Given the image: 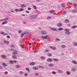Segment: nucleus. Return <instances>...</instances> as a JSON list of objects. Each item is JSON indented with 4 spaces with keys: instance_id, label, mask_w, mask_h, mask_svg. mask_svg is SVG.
Returning <instances> with one entry per match:
<instances>
[{
    "instance_id": "nucleus-1",
    "label": "nucleus",
    "mask_w": 77,
    "mask_h": 77,
    "mask_svg": "<svg viewBox=\"0 0 77 77\" xmlns=\"http://www.w3.org/2000/svg\"><path fill=\"white\" fill-rule=\"evenodd\" d=\"M64 31H65V34L66 35H69L70 34V32L69 31V29H64Z\"/></svg>"
},
{
    "instance_id": "nucleus-2",
    "label": "nucleus",
    "mask_w": 77,
    "mask_h": 77,
    "mask_svg": "<svg viewBox=\"0 0 77 77\" xmlns=\"http://www.w3.org/2000/svg\"><path fill=\"white\" fill-rule=\"evenodd\" d=\"M14 52L12 53V54H13V55H15V56H17V55H18V53L17 52V50H13Z\"/></svg>"
},
{
    "instance_id": "nucleus-3",
    "label": "nucleus",
    "mask_w": 77,
    "mask_h": 77,
    "mask_svg": "<svg viewBox=\"0 0 77 77\" xmlns=\"http://www.w3.org/2000/svg\"><path fill=\"white\" fill-rule=\"evenodd\" d=\"M38 17L37 15H32L29 17L30 19H33L35 18H37Z\"/></svg>"
},
{
    "instance_id": "nucleus-4",
    "label": "nucleus",
    "mask_w": 77,
    "mask_h": 77,
    "mask_svg": "<svg viewBox=\"0 0 77 77\" xmlns=\"http://www.w3.org/2000/svg\"><path fill=\"white\" fill-rule=\"evenodd\" d=\"M52 61H53V60H52V59L51 58H49L47 59V62H51Z\"/></svg>"
},
{
    "instance_id": "nucleus-5",
    "label": "nucleus",
    "mask_w": 77,
    "mask_h": 77,
    "mask_svg": "<svg viewBox=\"0 0 77 77\" xmlns=\"http://www.w3.org/2000/svg\"><path fill=\"white\" fill-rule=\"evenodd\" d=\"M7 23H8V22L7 21H4L2 22V24H7Z\"/></svg>"
},
{
    "instance_id": "nucleus-6",
    "label": "nucleus",
    "mask_w": 77,
    "mask_h": 77,
    "mask_svg": "<svg viewBox=\"0 0 77 77\" xmlns=\"http://www.w3.org/2000/svg\"><path fill=\"white\" fill-rule=\"evenodd\" d=\"M58 72L59 73H60V74H63V71L62 70H58Z\"/></svg>"
},
{
    "instance_id": "nucleus-7",
    "label": "nucleus",
    "mask_w": 77,
    "mask_h": 77,
    "mask_svg": "<svg viewBox=\"0 0 77 77\" xmlns=\"http://www.w3.org/2000/svg\"><path fill=\"white\" fill-rule=\"evenodd\" d=\"M30 65H31V66H32V65H35V63L33 62H31L29 64Z\"/></svg>"
},
{
    "instance_id": "nucleus-8",
    "label": "nucleus",
    "mask_w": 77,
    "mask_h": 77,
    "mask_svg": "<svg viewBox=\"0 0 77 77\" xmlns=\"http://www.w3.org/2000/svg\"><path fill=\"white\" fill-rule=\"evenodd\" d=\"M4 43L6 44H9V42L6 40H4Z\"/></svg>"
},
{
    "instance_id": "nucleus-9",
    "label": "nucleus",
    "mask_w": 77,
    "mask_h": 77,
    "mask_svg": "<svg viewBox=\"0 0 77 77\" xmlns=\"http://www.w3.org/2000/svg\"><path fill=\"white\" fill-rule=\"evenodd\" d=\"M42 33L43 35H45V34H47V32L45 31H43L42 32Z\"/></svg>"
},
{
    "instance_id": "nucleus-10",
    "label": "nucleus",
    "mask_w": 77,
    "mask_h": 77,
    "mask_svg": "<svg viewBox=\"0 0 77 77\" xmlns=\"http://www.w3.org/2000/svg\"><path fill=\"white\" fill-rule=\"evenodd\" d=\"M65 6H66V5H65V3H63L62 4V7L63 8H65Z\"/></svg>"
},
{
    "instance_id": "nucleus-11",
    "label": "nucleus",
    "mask_w": 77,
    "mask_h": 77,
    "mask_svg": "<svg viewBox=\"0 0 77 77\" xmlns=\"http://www.w3.org/2000/svg\"><path fill=\"white\" fill-rule=\"evenodd\" d=\"M12 57L13 58V59H17V57L16 56V55H14Z\"/></svg>"
},
{
    "instance_id": "nucleus-12",
    "label": "nucleus",
    "mask_w": 77,
    "mask_h": 77,
    "mask_svg": "<svg viewBox=\"0 0 77 77\" xmlns=\"http://www.w3.org/2000/svg\"><path fill=\"white\" fill-rule=\"evenodd\" d=\"M51 29L53 31H57V29L54 28H52Z\"/></svg>"
},
{
    "instance_id": "nucleus-13",
    "label": "nucleus",
    "mask_w": 77,
    "mask_h": 77,
    "mask_svg": "<svg viewBox=\"0 0 77 77\" xmlns=\"http://www.w3.org/2000/svg\"><path fill=\"white\" fill-rule=\"evenodd\" d=\"M9 63H10V64H13V63H14V61L10 60L9 61Z\"/></svg>"
},
{
    "instance_id": "nucleus-14",
    "label": "nucleus",
    "mask_w": 77,
    "mask_h": 77,
    "mask_svg": "<svg viewBox=\"0 0 77 77\" xmlns=\"http://www.w3.org/2000/svg\"><path fill=\"white\" fill-rule=\"evenodd\" d=\"M72 13H75V12H77V10H73L71 11Z\"/></svg>"
},
{
    "instance_id": "nucleus-15",
    "label": "nucleus",
    "mask_w": 77,
    "mask_h": 77,
    "mask_svg": "<svg viewBox=\"0 0 77 77\" xmlns=\"http://www.w3.org/2000/svg\"><path fill=\"white\" fill-rule=\"evenodd\" d=\"M51 49H52V50H56V48L55 47H51Z\"/></svg>"
},
{
    "instance_id": "nucleus-16",
    "label": "nucleus",
    "mask_w": 77,
    "mask_h": 77,
    "mask_svg": "<svg viewBox=\"0 0 77 77\" xmlns=\"http://www.w3.org/2000/svg\"><path fill=\"white\" fill-rule=\"evenodd\" d=\"M32 69L34 70H36L37 69H38V68L36 67H34L32 68Z\"/></svg>"
},
{
    "instance_id": "nucleus-17",
    "label": "nucleus",
    "mask_w": 77,
    "mask_h": 77,
    "mask_svg": "<svg viewBox=\"0 0 77 77\" xmlns=\"http://www.w3.org/2000/svg\"><path fill=\"white\" fill-rule=\"evenodd\" d=\"M42 38H44V39H45V38H48V35H46L45 36H42Z\"/></svg>"
},
{
    "instance_id": "nucleus-18",
    "label": "nucleus",
    "mask_w": 77,
    "mask_h": 77,
    "mask_svg": "<svg viewBox=\"0 0 77 77\" xmlns=\"http://www.w3.org/2000/svg\"><path fill=\"white\" fill-rule=\"evenodd\" d=\"M62 26V25L61 23H58L57 24V26H58V27H60Z\"/></svg>"
},
{
    "instance_id": "nucleus-19",
    "label": "nucleus",
    "mask_w": 77,
    "mask_h": 77,
    "mask_svg": "<svg viewBox=\"0 0 77 77\" xmlns=\"http://www.w3.org/2000/svg\"><path fill=\"white\" fill-rule=\"evenodd\" d=\"M71 70L72 71H76V69L75 68H72V69Z\"/></svg>"
},
{
    "instance_id": "nucleus-20",
    "label": "nucleus",
    "mask_w": 77,
    "mask_h": 77,
    "mask_svg": "<svg viewBox=\"0 0 77 77\" xmlns=\"http://www.w3.org/2000/svg\"><path fill=\"white\" fill-rule=\"evenodd\" d=\"M15 67L17 68H20V66L19 65H16L15 66Z\"/></svg>"
},
{
    "instance_id": "nucleus-21",
    "label": "nucleus",
    "mask_w": 77,
    "mask_h": 77,
    "mask_svg": "<svg viewBox=\"0 0 77 77\" xmlns=\"http://www.w3.org/2000/svg\"><path fill=\"white\" fill-rule=\"evenodd\" d=\"M25 34L26 33H22L21 35V36H20L21 38H22V37H23V36H24V35H25Z\"/></svg>"
},
{
    "instance_id": "nucleus-22",
    "label": "nucleus",
    "mask_w": 77,
    "mask_h": 77,
    "mask_svg": "<svg viewBox=\"0 0 77 77\" xmlns=\"http://www.w3.org/2000/svg\"><path fill=\"white\" fill-rule=\"evenodd\" d=\"M40 58L41 59V60H45V57H40Z\"/></svg>"
},
{
    "instance_id": "nucleus-23",
    "label": "nucleus",
    "mask_w": 77,
    "mask_h": 77,
    "mask_svg": "<svg viewBox=\"0 0 77 77\" xmlns=\"http://www.w3.org/2000/svg\"><path fill=\"white\" fill-rule=\"evenodd\" d=\"M54 10H51L49 11L50 13H54Z\"/></svg>"
},
{
    "instance_id": "nucleus-24",
    "label": "nucleus",
    "mask_w": 77,
    "mask_h": 77,
    "mask_svg": "<svg viewBox=\"0 0 77 77\" xmlns=\"http://www.w3.org/2000/svg\"><path fill=\"white\" fill-rule=\"evenodd\" d=\"M51 17L49 16L47 17L46 19L47 20H49V19H51Z\"/></svg>"
},
{
    "instance_id": "nucleus-25",
    "label": "nucleus",
    "mask_w": 77,
    "mask_h": 77,
    "mask_svg": "<svg viewBox=\"0 0 77 77\" xmlns=\"http://www.w3.org/2000/svg\"><path fill=\"white\" fill-rule=\"evenodd\" d=\"M65 23H69V20H65Z\"/></svg>"
},
{
    "instance_id": "nucleus-26",
    "label": "nucleus",
    "mask_w": 77,
    "mask_h": 77,
    "mask_svg": "<svg viewBox=\"0 0 77 77\" xmlns=\"http://www.w3.org/2000/svg\"><path fill=\"white\" fill-rule=\"evenodd\" d=\"M4 19V21H7V20H9V18L7 17Z\"/></svg>"
},
{
    "instance_id": "nucleus-27",
    "label": "nucleus",
    "mask_w": 77,
    "mask_h": 77,
    "mask_svg": "<svg viewBox=\"0 0 77 77\" xmlns=\"http://www.w3.org/2000/svg\"><path fill=\"white\" fill-rule=\"evenodd\" d=\"M23 71H20L19 72V74H20V75H22V74H23Z\"/></svg>"
},
{
    "instance_id": "nucleus-28",
    "label": "nucleus",
    "mask_w": 77,
    "mask_h": 77,
    "mask_svg": "<svg viewBox=\"0 0 77 77\" xmlns=\"http://www.w3.org/2000/svg\"><path fill=\"white\" fill-rule=\"evenodd\" d=\"M1 34H2L3 35H4V36L5 35H8V34H6V33L5 34L3 32L1 33Z\"/></svg>"
},
{
    "instance_id": "nucleus-29",
    "label": "nucleus",
    "mask_w": 77,
    "mask_h": 77,
    "mask_svg": "<svg viewBox=\"0 0 77 77\" xmlns=\"http://www.w3.org/2000/svg\"><path fill=\"white\" fill-rule=\"evenodd\" d=\"M20 7L21 8H24V7H25V6H24V5L22 4L21 5Z\"/></svg>"
},
{
    "instance_id": "nucleus-30",
    "label": "nucleus",
    "mask_w": 77,
    "mask_h": 77,
    "mask_svg": "<svg viewBox=\"0 0 77 77\" xmlns=\"http://www.w3.org/2000/svg\"><path fill=\"white\" fill-rule=\"evenodd\" d=\"M77 27V26H74L72 27V29H75V28H76Z\"/></svg>"
},
{
    "instance_id": "nucleus-31",
    "label": "nucleus",
    "mask_w": 77,
    "mask_h": 77,
    "mask_svg": "<svg viewBox=\"0 0 77 77\" xmlns=\"http://www.w3.org/2000/svg\"><path fill=\"white\" fill-rule=\"evenodd\" d=\"M1 57L2 58H3V59H5L6 57L4 55H2Z\"/></svg>"
},
{
    "instance_id": "nucleus-32",
    "label": "nucleus",
    "mask_w": 77,
    "mask_h": 77,
    "mask_svg": "<svg viewBox=\"0 0 77 77\" xmlns=\"http://www.w3.org/2000/svg\"><path fill=\"white\" fill-rule=\"evenodd\" d=\"M77 43H75V42H74V45H73V46H77Z\"/></svg>"
},
{
    "instance_id": "nucleus-33",
    "label": "nucleus",
    "mask_w": 77,
    "mask_h": 77,
    "mask_svg": "<svg viewBox=\"0 0 77 77\" xmlns=\"http://www.w3.org/2000/svg\"><path fill=\"white\" fill-rule=\"evenodd\" d=\"M61 47H62L63 48H65V45H61Z\"/></svg>"
},
{
    "instance_id": "nucleus-34",
    "label": "nucleus",
    "mask_w": 77,
    "mask_h": 77,
    "mask_svg": "<svg viewBox=\"0 0 77 77\" xmlns=\"http://www.w3.org/2000/svg\"><path fill=\"white\" fill-rule=\"evenodd\" d=\"M4 74H5V75H7L8 74V72L6 71L4 73Z\"/></svg>"
},
{
    "instance_id": "nucleus-35",
    "label": "nucleus",
    "mask_w": 77,
    "mask_h": 77,
    "mask_svg": "<svg viewBox=\"0 0 77 77\" xmlns=\"http://www.w3.org/2000/svg\"><path fill=\"white\" fill-rule=\"evenodd\" d=\"M63 30V28H60L58 29V30L60 31V30Z\"/></svg>"
},
{
    "instance_id": "nucleus-36",
    "label": "nucleus",
    "mask_w": 77,
    "mask_h": 77,
    "mask_svg": "<svg viewBox=\"0 0 77 77\" xmlns=\"http://www.w3.org/2000/svg\"><path fill=\"white\" fill-rule=\"evenodd\" d=\"M23 10H24V9L23 8H21L19 10V11H20V12H21L23 11Z\"/></svg>"
},
{
    "instance_id": "nucleus-37",
    "label": "nucleus",
    "mask_w": 77,
    "mask_h": 77,
    "mask_svg": "<svg viewBox=\"0 0 77 77\" xmlns=\"http://www.w3.org/2000/svg\"><path fill=\"white\" fill-rule=\"evenodd\" d=\"M26 70L28 72H30V70H29V69L28 68H26Z\"/></svg>"
},
{
    "instance_id": "nucleus-38",
    "label": "nucleus",
    "mask_w": 77,
    "mask_h": 77,
    "mask_svg": "<svg viewBox=\"0 0 77 77\" xmlns=\"http://www.w3.org/2000/svg\"><path fill=\"white\" fill-rule=\"evenodd\" d=\"M3 66H7L6 64L5 63H3Z\"/></svg>"
},
{
    "instance_id": "nucleus-39",
    "label": "nucleus",
    "mask_w": 77,
    "mask_h": 77,
    "mask_svg": "<svg viewBox=\"0 0 77 77\" xmlns=\"http://www.w3.org/2000/svg\"><path fill=\"white\" fill-rule=\"evenodd\" d=\"M15 46L14 45H12L11 46V48H14V47Z\"/></svg>"
},
{
    "instance_id": "nucleus-40",
    "label": "nucleus",
    "mask_w": 77,
    "mask_h": 77,
    "mask_svg": "<svg viewBox=\"0 0 77 77\" xmlns=\"http://www.w3.org/2000/svg\"><path fill=\"white\" fill-rule=\"evenodd\" d=\"M66 74H67V75H69V74H70V73H69V72L68 71H67L66 72Z\"/></svg>"
},
{
    "instance_id": "nucleus-41",
    "label": "nucleus",
    "mask_w": 77,
    "mask_h": 77,
    "mask_svg": "<svg viewBox=\"0 0 77 77\" xmlns=\"http://www.w3.org/2000/svg\"><path fill=\"white\" fill-rule=\"evenodd\" d=\"M73 63H74V64H77V62L73 60Z\"/></svg>"
},
{
    "instance_id": "nucleus-42",
    "label": "nucleus",
    "mask_w": 77,
    "mask_h": 77,
    "mask_svg": "<svg viewBox=\"0 0 77 77\" xmlns=\"http://www.w3.org/2000/svg\"><path fill=\"white\" fill-rule=\"evenodd\" d=\"M53 64H50L49 65V66H53Z\"/></svg>"
},
{
    "instance_id": "nucleus-43",
    "label": "nucleus",
    "mask_w": 77,
    "mask_h": 77,
    "mask_svg": "<svg viewBox=\"0 0 77 77\" xmlns=\"http://www.w3.org/2000/svg\"><path fill=\"white\" fill-rule=\"evenodd\" d=\"M52 74H56V72L54 71H53L52 72Z\"/></svg>"
},
{
    "instance_id": "nucleus-44",
    "label": "nucleus",
    "mask_w": 77,
    "mask_h": 77,
    "mask_svg": "<svg viewBox=\"0 0 77 77\" xmlns=\"http://www.w3.org/2000/svg\"><path fill=\"white\" fill-rule=\"evenodd\" d=\"M15 11H16V12H18L19 11V9H15Z\"/></svg>"
},
{
    "instance_id": "nucleus-45",
    "label": "nucleus",
    "mask_w": 77,
    "mask_h": 77,
    "mask_svg": "<svg viewBox=\"0 0 77 77\" xmlns=\"http://www.w3.org/2000/svg\"><path fill=\"white\" fill-rule=\"evenodd\" d=\"M52 55L51 54H48V56H51Z\"/></svg>"
},
{
    "instance_id": "nucleus-46",
    "label": "nucleus",
    "mask_w": 77,
    "mask_h": 77,
    "mask_svg": "<svg viewBox=\"0 0 77 77\" xmlns=\"http://www.w3.org/2000/svg\"><path fill=\"white\" fill-rule=\"evenodd\" d=\"M33 7L34 8V9H37L36 7V6L33 5Z\"/></svg>"
},
{
    "instance_id": "nucleus-47",
    "label": "nucleus",
    "mask_w": 77,
    "mask_h": 77,
    "mask_svg": "<svg viewBox=\"0 0 77 77\" xmlns=\"http://www.w3.org/2000/svg\"><path fill=\"white\" fill-rule=\"evenodd\" d=\"M39 68H42V69H43V68H44V67L42 66H39Z\"/></svg>"
},
{
    "instance_id": "nucleus-48",
    "label": "nucleus",
    "mask_w": 77,
    "mask_h": 77,
    "mask_svg": "<svg viewBox=\"0 0 77 77\" xmlns=\"http://www.w3.org/2000/svg\"><path fill=\"white\" fill-rule=\"evenodd\" d=\"M34 53H38V51L37 50H35L34 51Z\"/></svg>"
},
{
    "instance_id": "nucleus-49",
    "label": "nucleus",
    "mask_w": 77,
    "mask_h": 77,
    "mask_svg": "<svg viewBox=\"0 0 77 77\" xmlns=\"http://www.w3.org/2000/svg\"><path fill=\"white\" fill-rule=\"evenodd\" d=\"M24 76H27V73H25L24 75Z\"/></svg>"
},
{
    "instance_id": "nucleus-50",
    "label": "nucleus",
    "mask_w": 77,
    "mask_h": 77,
    "mask_svg": "<svg viewBox=\"0 0 77 77\" xmlns=\"http://www.w3.org/2000/svg\"><path fill=\"white\" fill-rule=\"evenodd\" d=\"M18 33H21V31L19 30L18 32Z\"/></svg>"
},
{
    "instance_id": "nucleus-51",
    "label": "nucleus",
    "mask_w": 77,
    "mask_h": 77,
    "mask_svg": "<svg viewBox=\"0 0 77 77\" xmlns=\"http://www.w3.org/2000/svg\"><path fill=\"white\" fill-rule=\"evenodd\" d=\"M35 75L36 76H37L38 75V73H35Z\"/></svg>"
},
{
    "instance_id": "nucleus-52",
    "label": "nucleus",
    "mask_w": 77,
    "mask_h": 77,
    "mask_svg": "<svg viewBox=\"0 0 77 77\" xmlns=\"http://www.w3.org/2000/svg\"><path fill=\"white\" fill-rule=\"evenodd\" d=\"M54 60L55 61H58V60L56 59H54Z\"/></svg>"
},
{
    "instance_id": "nucleus-53",
    "label": "nucleus",
    "mask_w": 77,
    "mask_h": 77,
    "mask_svg": "<svg viewBox=\"0 0 77 77\" xmlns=\"http://www.w3.org/2000/svg\"><path fill=\"white\" fill-rule=\"evenodd\" d=\"M35 12L37 13H38V12H39V11H38V10H36L35 11Z\"/></svg>"
},
{
    "instance_id": "nucleus-54",
    "label": "nucleus",
    "mask_w": 77,
    "mask_h": 77,
    "mask_svg": "<svg viewBox=\"0 0 77 77\" xmlns=\"http://www.w3.org/2000/svg\"><path fill=\"white\" fill-rule=\"evenodd\" d=\"M65 14H66V12H64L63 13V15H65Z\"/></svg>"
},
{
    "instance_id": "nucleus-55",
    "label": "nucleus",
    "mask_w": 77,
    "mask_h": 77,
    "mask_svg": "<svg viewBox=\"0 0 77 77\" xmlns=\"http://www.w3.org/2000/svg\"><path fill=\"white\" fill-rule=\"evenodd\" d=\"M7 38H10V36H9V35H8L7 36Z\"/></svg>"
},
{
    "instance_id": "nucleus-56",
    "label": "nucleus",
    "mask_w": 77,
    "mask_h": 77,
    "mask_svg": "<svg viewBox=\"0 0 77 77\" xmlns=\"http://www.w3.org/2000/svg\"><path fill=\"white\" fill-rule=\"evenodd\" d=\"M48 50H46L45 51V52H48Z\"/></svg>"
},
{
    "instance_id": "nucleus-57",
    "label": "nucleus",
    "mask_w": 77,
    "mask_h": 77,
    "mask_svg": "<svg viewBox=\"0 0 77 77\" xmlns=\"http://www.w3.org/2000/svg\"><path fill=\"white\" fill-rule=\"evenodd\" d=\"M35 39H36V38H32V40L33 41H35Z\"/></svg>"
},
{
    "instance_id": "nucleus-58",
    "label": "nucleus",
    "mask_w": 77,
    "mask_h": 77,
    "mask_svg": "<svg viewBox=\"0 0 77 77\" xmlns=\"http://www.w3.org/2000/svg\"><path fill=\"white\" fill-rule=\"evenodd\" d=\"M69 5H72V3H71V2H69Z\"/></svg>"
},
{
    "instance_id": "nucleus-59",
    "label": "nucleus",
    "mask_w": 77,
    "mask_h": 77,
    "mask_svg": "<svg viewBox=\"0 0 77 77\" xmlns=\"http://www.w3.org/2000/svg\"><path fill=\"white\" fill-rule=\"evenodd\" d=\"M28 10H31V8H28Z\"/></svg>"
},
{
    "instance_id": "nucleus-60",
    "label": "nucleus",
    "mask_w": 77,
    "mask_h": 77,
    "mask_svg": "<svg viewBox=\"0 0 77 77\" xmlns=\"http://www.w3.org/2000/svg\"><path fill=\"white\" fill-rule=\"evenodd\" d=\"M73 5H74V6H76V5H77V4H73Z\"/></svg>"
},
{
    "instance_id": "nucleus-61",
    "label": "nucleus",
    "mask_w": 77,
    "mask_h": 77,
    "mask_svg": "<svg viewBox=\"0 0 77 77\" xmlns=\"http://www.w3.org/2000/svg\"><path fill=\"white\" fill-rule=\"evenodd\" d=\"M23 24H26V22H23Z\"/></svg>"
},
{
    "instance_id": "nucleus-62",
    "label": "nucleus",
    "mask_w": 77,
    "mask_h": 77,
    "mask_svg": "<svg viewBox=\"0 0 77 77\" xmlns=\"http://www.w3.org/2000/svg\"><path fill=\"white\" fill-rule=\"evenodd\" d=\"M26 13H27V14H29V11H26Z\"/></svg>"
},
{
    "instance_id": "nucleus-63",
    "label": "nucleus",
    "mask_w": 77,
    "mask_h": 77,
    "mask_svg": "<svg viewBox=\"0 0 77 77\" xmlns=\"http://www.w3.org/2000/svg\"><path fill=\"white\" fill-rule=\"evenodd\" d=\"M14 63H16V62H17V61L15 60H14Z\"/></svg>"
},
{
    "instance_id": "nucleus-64",
    "label": "nucleus",
    "mask_w": 77,
    "mask_h": 77,
    "mask_svg": "<svg viewBox=\"0 0 77 77\" xmlns=\"http://www.w3.org/2000/svg\"><path fill=\"white\" fill-rule=\"evenodd\" d=\"M57 41H59V39L58 38H56Z\"/></svg>"
}]
</instances>
